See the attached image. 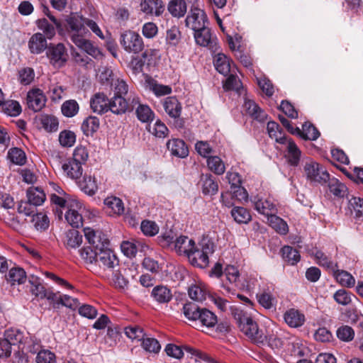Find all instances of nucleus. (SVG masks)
<instances>
[{
	"instance_id": "obj_1",
	"label": "nucleus",
	"mask_w": 363,
	"mask_h": 363,
	"mask_svg": "<svg viewBox=\"0 0 363 363\" xmlns=\"http://www.w3.org/2000/svg\"><path fill=\"white\" fill-rule=\"evenodd\" d=\"M232 314L240 330L253 342L262 345L265 342L267 335L246 312L240 308H234Z\"/></svg>"
},
{
	"instance_id": "obj_2",
	"label": "nucleus",
	"mask_w": 363,
	"mask_h": 363,
	"mask_svg": "<svg viewBox=\"0 0 363 363\" xmlns=\"http://www.w3.org/2000/svg\"><path fill=\"white\" fill-rule=\"evenodd\" d=\"M196 326L211 335L225 334L230 330V325L228 322H218L217 316L206 308H203L201 311Z\"/></svg>"
},
{
	"instance_id": "obj_3",
	"label": "nucleus",
	"mask_w": 363,
	"mask_h": 363,
	"mask_svg": "<svg viewBox=\"0 0 363 363\" xmlns=\"http://www.w3.org/2000/svg\"><path fill=\"white\" fill-rule=\"evenodd\" d=\"M164 350L168 356L175 359L182 358L184 350L187 353L188 357L194 363H218L207 354L188 345L181 347L174 344H168Z\"/></svg>"
},
{
	"instance_id": "obj_4",
	"label": "nucleus",
	"mask_w": 363,
	"mask_h": 363,
	"mask_svg": "<svg viewBox=\"0 0 363 363\" xmlns=\"http://www.w3.org/2000/svg\"><path fill=\"white\" fill-rule=\"evenodd\" d=\"M213 252V244L208 240L203 239L199 247L194 245L186 256L190 263L200 268H205L208 266L209 260L208 255Z\"/></svg>"
},
{
	"instance_id": "obj_5",
	"label": "nucleus",
	"mask_w": 363,
	"mask_h": 363,
	"mask_svg": "<svg viewBox=\"0 0 363 363\" xmlns=\"http://www.w3.org/2000/svg\"><path fill=\"white\" fill-rule=\"evenodd\" d=\"M120 44L128 53L138 54L143 50L144 43L142 37L133 30H125L120 35Z\"/></svg>"
},
{
	"instance_id": "obj_6",
	"label": "nucleus",
	"mask_w": 363,
	"mask_h": 363,
	"mask_svg": "<svg viewBox=\"0 0 363 363\" xmlns=\"http://www.w3.org/2000/svg\"><path fill=\"white\" fill-rule=\"evenodd\" d=\"M306 178L311 182L325 184L329 179V173L324 167L318 162L311 160L307 162L303 167Z\"/></svg>"
},
{
	"instance_id": "obj_7",
	"label": "nucleus",
	"mask_w": 363,
	"mask_h": 363,
	"mask_svg": "<svg viewBox=\"0 0 363 363\" xmlns=\"http://www.w3.org/2000/svg\"><path fill=\"white\" fill-rule=\"evenodd\" d=\"M86 18L77 13H71L66 18L67 25V29L70 33V38L74 43V38L77 36L80 38H84L86 34L89 33L85 27Z\"/></svg>"
},
{
	"instance_id": "obj_8",
	"label": "nucleus",
	"mask_w": 363,
	"mask_h": 363,
	"mask_svg": "<svg viewBox=\"0 0 363 363\" xmlns=\"http://www.w3.org/2000/svg\"><path fill=\"white\" fill-rule=\"evenodd\" d=\"M206 23H208V17L206 12L198 6L193 5L186 17V26L195 31L207 26Z\"/></svg>"
},
{
	"instance_id": "obj_9",
	"label": "nucleus",
	"mask_w": 363,
	"mask_h": 363,
	"mask_svg": "<svg viewBox=\"0 0 363 363\" xmlns=\"http://www.w3.org/2000/svg\"><path fill=\"white\" fill-rule=\"evenodd\" d=\"M4 339L12 345H18L20 350H26L31 353H35L36 350H33L28 341V336L25 337L23 333L18 329L11 328L6 330Z\"/></svg>"
},
{
	"instance_id": "obj_10",
	"label": "nucleus",
	"mask_w": 363,
	"mask_h": 363,
	"mask_svg": "<svg viewBox=\"0 0 363 363\" xmlns=\"http://www.w3.org/2000/svg\"><path fill=\"white\" fill-rule=\"evenodd\" d=\"M67 208L65 215L67 222L73 228H77L82 226L83 223L82 213L84 210L82 203L78 199L70 200Z\"/></svg>"
},
{
	"instance_id": "obj_11",
	"label": "nucleus",
	"mask_w": 363,
	"mask_h": 363,
	"mask_svg": "<svg viewBox=\"0 0 363 363\" xmlns=\"http://www.w3.org/2000/svg\"><path fill=\"white\" fill-rule=\"evenodd\" d=\"M47 57L55 67H62L67 60L68 55L65 45L62 43L50 45L48 48Z\"/></svg>"
},
{
	"instance_id": "obj_12",
	"label": "nucleus",
	"mask_w": 363,
	"mask_h": 363,
	"mask_svg": "<svg viewBox=\"0 0 363 363\" xmlns=\"http://www.w3.org/2000/svg\"><path fill=\"white\" fill-rule=\"evenodd\" d=\"M84 233L88 243L96 251L109 246L108 239L101 231L87 227L84 228Z\"/></svg>"
},
{
	"instance_id": "obj_13",
	"label": "nucleus",
	"mask_w": 363,
	"mask_h": 363,
	"mask_svg": "<svg viewBox=\"0 0 363 363\" xmlns=\"http://www.w3.org/2000/svg\"><path fill=\"white\" fill-rule=\"evenodd\" d=\"M97 257L95 264L104 270H113L118 265V259L109 246L97 251Z\"/></svg>"
},
{
	"instance_id": "obj_14",
	"label": "nucleus",
	"mask_w": 363,
	"mask_h": 363,
	"mask_svg": "<svg viewBox=\"0 0 363 363\" xmlns=\"http://www.w3.org/2000/svg\"><path fill=\"white\" fill-rule=\"evenodd\" d=\"M26 103L30 109L38 112L45 106L46 96L40 89L33 88L27 93Z\"/></svg>"
},
{
	"instance_id": "obj_15",
	"label": "nucleus",
	"mask_w": 363,
	"mask_h": 363,
	"mask_svg": "<svg viewBox=\"0 0 363 363\" xmlns=\"http://www.w3.org/2000/svg\"><path fill=\"white\" fill-rule=\"evenodd\" d=\"M194 37L196 44L200 46L207 47L209 49H216L217 39L212 36L211 31L208 26L194 31Z\"/></svg>"
},
{
	"instance_id": "obj_16",
	"label": "nucleus",
	"mask_w": 363,
	"mask_h": 363,
	"mask_svg": "<svg viewBox=\"0 0 363 363\" xmlns=\"http://www.w3.org/2000/svg\"><path fill=\"white\" fill-rule=\"evenodd\" d=\"M28 47L30 52L34 55L41 54L48 48L45 35L40 33H36L30 38Z\"/></svg>"
},
{
	"instance_id": "obj_17",
	"label": "nucleus",
	"mask_w": 363,
	"mask_h": 363,
	"mask_svg": "<svg viewBox=\"0 0 363 363\" xmlns=\"http://www.w3.org/2000/svg\"><path fill=\"white\" fill-rule=\"evenodd\" d=\"M109 100L104 94L97 93L90 100V106L93 112L104 114L110 111Z\"/></svg>"
},
{
	"instance_id": "obj_18",
	"label": "nucleus",
	"mask_w": 363,
	"mask_h": 363,
	"mask_svg": "<svg viewBox=\"0 0 363 363\" xmlns=\"http://www.w3.org/2000/svg\"><path fill=\"white\" fill-rule=\"evenodd\" d=\"M140 10L145 14L160 16L164 11V6L162 0H143Z\"/></svg>"
},
{
	"instance_id": "obj_19",
	"label": "nucleus",
	"mask_w": 363,
	"mask_h": 363,
	"mask_svg": "<svg viewBox=\"0 0 363 363\" xmlns=\"http://www.w3.org/2000/svg\"><path fill=\"white\" fill-rule=\"evenodd\" d=\"M167 147L171 154L177 157L184 158L189 155L188 147L184 141L181 139L169 140Z\"/></svg>"
},
{
	"instance_id": "obj_20",
	"label": "nucleus",
	"mask_w": 363,
	"mask_h": 363,
	"mask_svg": "<svg viewBox=\"0 0 363 363\" xmlns=\"http://www.w3.org/2000/svg\"><path fill=\"white\" fill-rule=\"evenodd\" d=\"M243 108L252 118L262 122L267 118V113L255 101L245 99Z\"/></svg>"
},
{
	"instance_id": "obj_21",
	"label": "nucleus",
	"mask_w": 363,
	"mask_h": 363,
	"mask_svg": "<svg viewBox=\"0 0 363 363\" xmlns=\"http://www.w3.org/2000/svg\"><path fill=\"white\" fill-rule=\"evenodd\" d=\"M252 203H254L255 209L267 217L277 212L275 205L269 199L255 197Z\"/></svg>"
},
{
	"instance_id": "obj_22",
	"label": "nucleus",
	"mask_w": 363,
	"mask_h": 363,
	"mask_svg": "<svg viewBox=\"0 0 363 363\" xmlns=\"http://www.w3.org/2000/svg\"><path fill=\"white\" fill-rule=\"evenodd\" d=\"M174 249L179 255H184L186 256L192 249H194L195 242L192 239L187 236H179L173 242Z\"/></svg>"
},
{
	"instance_id": "obj_23",
	"label": "nucleus",
	"mask_w": 363,
	"mask_h": 363,
	"mask_svg": "<svg viewBox=\"0 0 363 363\" xmlns=\"http://www.w3.org/2000/svg\"><path fill=\"white\" fill-rule=\"evenodd\" d=\"M163 107L165 112L171 118H179L182 112V106L177 98L173 96L167 97L163 102Z\"/></svg>"
},
{
	"instance_id": "obj_24",
	"label": "nucleus",
	"mask_w": 363,
	"mask_h": 363,
	"mask_svg": "<svg viewBox=\"0 0 363 363\" xmlns=\"http://www.w3.org/2000/svg\"><path fill=\"white\" fill-rule=\"evenodd\" d=\"M82 164L69 159L62 165V169L67 176L72 179H77L82 175Z\"/></svg>"
},
{
	"instance_id": "obj_25",
	"label": "nucleus",
	"mask_w": 363,
	"mask_h": 363,
	"mask_svg": "<svg viewBox=\"0 0 363 363\" xmlns=\"http://www.w3.org/2000/svg\"><path fill=\"white\" fill-rule=\"evenodd\" d=\"M286 324L291 328H298L303 325L305 316L299 311L291 308L287 311L284 315Z\"/></svg>"
},
{
	"instance_id": "obj_26",
	"label": "nucleus",
	"mask_w": 363,
	"mask_h": 363,
	"mask_svg": "<svg viewBox=\"0 0 363 363\" xmlns=\"http://www.w3.org/2000/svg\"><path fill=\"white\" fill-rule=\"evenodd\" d=\"M50 199L52 205L55 206L57 217L59 219H62L63 214L62 208H64L65 206L68 208L69 201L73 199H71L67 194L60 195L56 193H51Z\"/></svg>"
},
{
	"instance_id": "obj_27",
	"label": "nucleus",
	"mask_w": 363,
	"mask_h": 363,
	"mask_svg": "<svg viewBox=\"0 0 363 363\" xmlns=\"http://www.w3.org/2000/svg\"><path fill=\"white\" fill-rule=\"evenodd\" d=\"M169 13L174 18L184 17L187 11V5L184 0H171L167 5Z\"/></svg>"
},
{
	"instance_id": "obj_28",
	"label": "nucleus",
	"mask_w": 363,
	"mask_h": 363,
	"mask_svg": "<svg viewBox=\"0 0 363 363\" xmlns=\"http://www.w3.org/2000/svg\"><path fill=\"white\" fill-rule=\"evenodd\" d=\"M199 184L201 186L202 192L206 195L216 194L218 189V184L214 181L211 174H202Z\"/></svg>"
},
{
	"instance_id": "obj_29",
	"label": "nucleus",
	"mask_w": 363,
	"mask_h": 363,
	"mask_svg": "<svg viewBox=\"0 0 363 363\" xmlns=\"http://www.w3.org/2000/svg\"><path fill=\"white\" fill-rule=\"evenodd\" d=\"M110 111L114 114L120 115L125 113L129 110V105L123 97L115 95L109 101Z\"/></svg>"
},
{
	"instance_id": "obj_30",
	"label": "nucleus",
	"mask_w": 363,
	"mask_h": 363,
	"mask_svg": "<svg viewBox=\"0 0 363 363\" xmlns=\"http://www.w3.org/2000/svg\"><path fill=\"white\" fill-rule=\"evenodd\" d=\"M287 150V160L291 165L297 166L301 157V150L297 145L290 138H287V141L284 143Z\"/></svg>"
},
{
	"instance_id": "obj_31",
	"label": "nucleus",
	"mask_w": 363,
	"mask_h": 363,
	"mask_svg": "<svg viewBox=\"0 0 363 363\" xmlns=\"http://www.w3.org/2000/svg\"><path fill=\"white\" fill-rule=\"evenodd\" d=\"M27 199L33 206H40L42 205L46 199V196L43 190L39 187H30L27 190Z\"/></svg>"
},
{
	"instance_id": "obj_32",
	"label": "nucleus",
	"mask_w": 363,
	"mask_h": 363,
	"mask_svg": "<svg viewBox=\"0 0 363 363\" xmlns=\"http://www.w3.org/2000/svg\"><path fill=\"white\" fill-rule=\"evenodd\" d=\"M153 298L160 303H166L171 301L172 294L169 289L164 286H155L151 294Z\"/></svg>"
},
{
	"instance_id": "obj_33",
	"label": "nucleus",
	"mask_w": 363,
	"mask_h": 363,
	"mask_svg": "<svg viewBox=\"0 0 363 363\" xmlns=\"http://www.w3.org/2000/svg\"><path fill=\"white\" fill-rule=\"evenodd\" d=\"M214 66L216 70L225 76L230 72V60L223 53H218L214 58Z\"/></svg>"
},
{
	"instance_id": "obj_34",
	"label": "nucleus",
	"mask_w": 363,
	"mask_h": 363,
	"mask_svg": "<svg viewBox=\"0 0 363 363\" xmlns=\"http://www.w3.org/2000/svg\"><path fill=\"white\" fill-rule=\"evenodd\" d=\"M81 189L89 196L94 195L98 190V184L95 177L85 175L79 182Z\"/></svg>"
},
{
	"instance_id": "obj_35",
	"label": "nucleus",
	"mask_w": 363,
	"mask_h": 363,
	"mask_svg": "<svg viewBox=\"0 0 363 363\" xmlns=\"http://www.w3.org/2000/svg\"><path fill=\"white\" fill-rule=\"evenodd\" d=\"M74 43L77 47L84 50L87 54L95 58L102 55L99 50L93 46L91 42L85 38H80L76 36L74 38Z\"/></svg>"
},
{
	"instance_id": "obj_36",
	"label": "nucleus",
	"mask_w": 363,
	"mask_h": 363,
	"mask_svg": "<svg viewBox=\"0 0 363 363\" xmlns=\"http://www.w3.org/2000/svg\"><path fill=\"white\" fill-rule=\"evenodd\" d=\"M267 130L269 137L274 139L277 143L284 144L287 141V138L282 134L281 128L276 122H268Z\"/></svg>"
},
{
	"instance_id": "obj_37",
	"label": "nucleus",
	"mask_w": 363,
	"mask_h": 363,
	"mask_svg": "<svg viewBox=\"0 0 363 363\" xmlns=\"http://www.w3.org/2000/svg\"><path fill=\"white\" fill-rule=\"evenodd\" d=\"M26 274L24 269L21 267H11L6 277V280L12 285L16 284H21L26 281Z\"/></svg>"
},
{
	"instance_id": "obj_38",
	"label": "nucleus",
	"mask_w": 363,
	"mask_h": 363,
	"mask_svg": "<svg viewBox=\"0 0 363 363\" xmlns=\"http://www.w3.org/2000/svg\"><path fill=\"white\" fill-rule=\"evenodd\" d=\"M332 272L336 281L342 286L350 288L354 285L355 279L349 272L336 268Z\"/></svg>"
},
{
	"instance_id": "obj_39",
	"label": "nucleus",
	"mask_w": 363,
	"mask_h": 363,
	"mask_svg": "<svg viewBox=\"0 0 363 363\" xmlns=\"http://www.w3.org/2000/svg\"><path fill=\"white\" fill-rule=\"evenodd\" d=\"M267 221L269 225L277 233L281 235H286L288 233V225L281 218L277 216L275 213H272L267 217Z\"/></svg>"
},
{
	"instance_id": "obj_40",
	"label": "nucleus",
	"mask_w": 363,
	"mask_h": 363,
	"mask_svg": "<svg viewBox=\"0 0 363 363\" xmlns=\"http://www.w3.org/2000/svg\"><path fill=\"white\" fill-rule=\"evenodd\" d=\"M326 184H328L330 191L335 196L344 197L347 194V186L334 177L330 178L329 177V179Z\"/></svg>"
},
{
	"instance_id": "obj_41",
	"label": "nucleus",
	"mask_w": 363,
	"mask_h": 363,
	"mask_svg": "<svg viewBox=\"0 0 363 363\" xmlns=\"http://www.w3.org/2000/svg\"><path fill=\"white\" fill-rule=\"evenodd\" d=\"M202 310L203 308H200L195 303H186L183 306V313L184 316L189 320L194 321L196 325H197Z\"/></svg>"
},
{
	"instance_id": "obj_42",
	"label": "nucleus",
	"mask_w": 363,
	"mask_h": 363,
	"mask_svg": "<svg viewBox=\"0 0 363 363\" xmlns=\"http://www.w3.org/2000/svg\"><path fill=\"white\" fill-rule=\"evenodd\" d=\"M1 111L10 116H17L21 113V106L20 104L13 100L4 101L1 103Z\"/></svg>"
},
{
	"instance_id": "obj_43",
	"label": "nucleus",
	"mask_w": 363,
	"mask_h": 363,
	"mask_svg": "<svg viewBox=\"0 0 363 363\" xmlns=\"http://www.w3.org/2000/svg\"><path fill=\"white\" fill-rule=\"evenodd\" d=\"M296 134L302 138L309 140H315L320 136L318 129L309 123H305L302 125V130L300 129V133Z\"/></svg>"
},
{
	"instance_id": "obj_44",
	"label": "nucleus",
	"mask_w": 363,
	"mask_h": 363,
	"mask_svg": "<svg viewBox=\"0 0 363 363\" xmlns=\"http://www.w3.org/2000/svg\"><path fill=\"white\" fill-rule=\"evenodd\" d=\"M231 216L238 223H247L251 220L250 212L243 207L236 206L231 210Z\"/></svg>"
},
{
	"instance_id": "obj_45",
	"label": "nucleus",
	"mask_w": 363,
	"mask_h": 363,
	"mask_svg": "<svg viewBox=\"0 0 363 363\" xmlns=\"http://www.w3.org/2000/svg\"><path fill=\"white\" fill-rule=\"evenodd\" d=\"M207 166L209 169L216 174L221 175L225 171V164L218 156H211L207 159Z\"/></svg>"
},
{
	"instance_id": "obj_46",
	"label": "nucleus",
	"mask_w": 363,
	"mask_h": 363,
	"mask_svg": "<svg viewBox=\"0 0 363 363\" xmlns=\"http://www.w3.org/2000/svg\"><path fill=\"white\" fill-rule=\"evenodd\" d=\"M104 204L116 215H121L124 211V206L121 199L116 196H109L104 200Z\"/></svg>"
},
{
	"instance_id": "obj_47",
	"label": "nucleus",
	"mask_w": 363,
	"mask_h": 363,
	"mask_svg": "<svg viewBox=\"0 0 363 363\" xmlns=\"http://www.w3.org/2000/svg\"><path fill=\"white\" fill-rule=\"evenodd\" d=\"M99 127V118L95 116H89L83 121L81 128L85 135H89L96 132Z\"/></svg>"
},
{
	"instance_id": "obj_48",
	"label": "nucleus",
	"mask_w": 363,
	"mask_h": 363,
	"mask_svg": "<svg viewBox=\"0 0 363 363\" xmlns=\"http://www.w3.org/2000/svg\"><path fill=\"white\" fill-rule=\"evenodd\" d=\"M30 221L34 228L37 230L40 231L45 230L49 227L50 224L49 218L44 213H37L33 214Z\"/></svg>"
},
{
	"instance_id": "obj_49",
	"label": "nucleus",
	"mask_w": 363,
	"mask_h": 363,
	"mask_svg": "<svg viewBox=\"0 0 363 363\" xmlns=\"http://www.w3.org/2000/svg\"><path fill=\"white\" fill-rule=\"evenodd\" d=\"M80 257L84 260L86 264L88 266H92L95 264L97 253L96 249L94 247L89 246L82 248L79 250Z\"/></svg>"
},
{
	"instance_id": "obj_50",
	"label": "nucleus",
	"mask_w": 363,
	"mask_h": 363,
	"mask_svg": "<svg viewBox=\"0 0 363 363\" xmlns=\"http://www.w3.org/2000/svg\"><path fill=\"white\" fill-rule=\"evenodd\" d=\"M136 116L142 123H148L153 120L155 114L147 105L139 104L136 108Z\"/></svg>"
},
{
	"instance_id": "obj_51",
	"label": "nucleus",
	"mask_w": 363,
	"mask_h": 363,
	"mask_svg": "<svg viewBox=\"0 0 363 363\" xmlns=\"http://www.w3.org/2000/svg\"><path fill=\"white\" fill-rule=\"evenodd\" d=\"M313 256L317 264H318L320 266L331 271H334V269L337 268V264L334 263L331 259L325 255L322 251L316 250L314 252Z\"/></svg>"
},
{
	"instance_id": "obj_52",
	"label": "nucleus",
	"mask_w": 363,
	"mask_h": 363,
	"mask_svg": "<svg viewBox=\"0 0 363 363\" xmlns=\"http://www.w3.org/2000/svg\"><path fill=\"white\" fill-rule=\"evenodd\" d=\"M283 258L291 264H296L301 258L298 250L291 246H284L281 249Z\"/></svg>"
},
{
	"instance_id": "obj_53",
	"label": "nucleus",
	"mask_w": 363,
	"mask_h": 363,
	"mask_svg": "<svg viewBox=\"0 0 363 363\" xmlns=\"http://www.w3.org/2000/svg\"><path fill=\"white\" fill-rule=\"evenodd\" d=\"M82 243V235L77 230H71L67 233L66 246L67 248L75 249Z\"/></svg>"
},
{
	"instance_id": "obj_54",
	"label": "nucleus",
	"mask_w": 363,
	"mask_h": 363,
	"mask_svg": "<svg viewBox=\"0 0 363 363\" xmlns=\"http://www.w3.org/2000/svg\"><path fill=\"white\" fill-rule=\"evenodd\" d=\"M349 208L355 218H363V199L359 197L352 196L349 200Z\"/></svg>"
},
{
	"instance_id": "obj_55",
	"label": "nucleus",
	"mask_w": 363,
	"mask_h": 363,
	"mask_svg": "<svg viewBox=\"0 0 363 363\" xmlns=\"http://www.w3.org/2000/svg\"><path fill=\"white\" fill-rule=\"evenodd\" d=\"M189 297L196 301H203L206 299L208 291L201 285H194L189 289Z\"/></svg>"
},
{
	"instance_id": "obj_56",
	"label": "nucleus",
	"mask_w": 363,
	"mask_h": 363,
	"mask_svg": "<svg viewBox=\"0 0 363 363\" xmlns=\"http://www.w3.org/2000/svg\"><path fill=\"white\" fill-rule=\"evenodd\" d=\"M8 158L13 164L23 165L26 163V157L25 152L18 147H13L9 150L8 152Z\"/></svg>"
},
{
	"instance_id": "obj_57",
	"label": "nucleus",
	"mask_w": 363,
	"mask_h": 363,
	"mask_svg": "<svg viewBox=\"0 0 363 363\" xmlns=\"http://www.w3.org/2000/svg\"><path fill=\"white\" fill-rule=\"evenodd\" d=\"M79 107L78 103L73 99L65 101L61 107L62 113L66 117H73L79 111Z\"/></svg>"
},
{
	"instance_id": "obj_58",
	"label": "nucleus",
	"mask_w": 363,
	"mask_h": 363,
	"mask_svg": "<svg viewBox=\"0 0 363 363\" xmlns=\"http://www.w3.org/2000/svg\"><path fill=\"white\" fill-rule=\"evenodd\" d=\"M284 333L279 330V331H277L275 334H271L267 335V338L265 342H267L268 345L272 349H279L281 348L284 345Z\"/></svg>"
},
{
	"instance_id": "obj_59",
	"label": "nucleus",
	"mask_w": 363,
	"mask_h": 363,
	"mask_svg": "<svg viewBox=\"0 0 363 363\" xmlns=\"http://www.w3.org/2000/svg\"><path fill=\"white\" fill-rule=\"evenodd\" d=\"M40 121L43 128L48 132H55L58 129V120L53 116H43Z\"/></svg>"
},
{
	"instance_id": "obj_60",
	"label": "nucleus",
	"mask_w": 363,
	"mask_h": 363,
	"mask_svg": "<svg viewBox=\"0 0 363 363\" xmlns=\"http://www.w3.org/2000/svg\"><path fill=\"white\" fill-rule=\"evenodd\" d=\"M149 131L157 138H164L168 135L169 130L164 123L157 120Z\"/></svg>"
},
{
	"instance_id": "obj_61",
	"label": "nucleus",
	"mask_w": 363,
	"mask_h": 363,
	"mask_svg": "<svg viewBox=\"0 0 363 363\" xmlns=\"http://www.w3.org/2000/svg\"><path fill=\"white\" fill-rule=\"evenodd\" d=\"M38 28L43 30L46 37L51 39L55 35V26L45 18H41L36 22Z\"/></svg>"
},
{
	"instance_id": "obj_62",
	"label": "nucleus",
	"mask_w": 363,
	"mask_h": 363,
	"mask_svg": "<svg viewBox=\"0 0 363 363\" xmlns=\"http://www.w3.org/2000/svg\"><path fill=\"white\" fill-rule=\"evenodd\" d=\"M125 335L132 340L140 341L144 337L143 330L138 325H130L125 328Z\"/></svg>"
},
{
	"instance_id": "obj_63",
	"label": "nucleus",
	"mask_w": 363,
	"mask_h": 363,
	"mask_svg": "<svg viewBox=\"0 0 363 363\" xmlns=\"http://www.w3.org/2000/svg\"><path fill=\"white\" fill-rule=\"evenodd\" d=\"M225 277L230 284L238 286L240 272L237 267L233 265L227 266L225 269Z\"/></svg>"
},
{
	"instance_id": "obj_64",
	"label": "nucleus",
	"mask_w": 363,
	"mask_h": 363,
	"mask_svg": "<svg viewBox=\"0 0 363 363\" xmlns=\"http://www.w3.org/2000/svg\"><path fill=\"white\" fill-rule=\"evenodd\" d=\"M59 141L63 147H72L76 141V135L70 130H63L60 133Z\"/></svg>"
}]
</instances>
